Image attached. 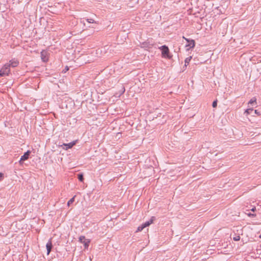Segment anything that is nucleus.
Here are the masks:
<instances>
[{
	"label": "nucleus",
	"instance_id": "nucleus-1",
	"mask_svg": "<svg viewBox=\"0 0 261 261\" xmlns=\"http://www.w3.org/2000/svg\"><path fill=\"white\" fill-rule=\"evenodd\" d=\"M159 49L162 51V56L163 58H168L171 59L172 57V55L169 54V49L167 46L164 45L159 47Z\"/></svg>",
	"mask_w": 261,
	"mask_h": 261
},
{
	"label": "nucleus",
	"instance_id": "nucleus-2",
	"mask_svg": "<svg viewBox=\"0 0 261 261\" xmlns=\"http://www.w3.org/2000/svg\"><path fill=\"white\" fill-rule=\"evenodd\" d=\"M10 71V65L5 64L0 70V77L8 75Z\"/></svg>",
	"mask_w": 261,
	"mask_h": 261
},
{
	"label": "nucleus",
	"instance_id": "nucleus-3",
	"mask_svg": "<svg viewBox=\"0 0 261 261\" xmlns=\"http://www.w3.org/2000/svg\"><path fill=\"white\" fill-rule=\"evenodd\" d=\"M79 241L84 244L85 248H87L89 245L90 241L89 239H86L85 237L81 236L79 237Z\"/></svg>",
	"mask_w": 261,
	"mask_h": 261
},
{
	"label": "nucleus",
	"instance_id": "nucleus-4",
	"mask_svg": "<svg viewBox=\"0 0 261 261\" xmlns=\"http://www.w3.org/2000/svg\"><path fill=\"white\" fill-rule=\"evenodd\" d=\"M31 152L30 150L26 151L20 158L19 163L20 164H22L24 161L27 160L31 154Z\"/></svg>",
	"mask_w": 261,
	"mask_h": 261
},
{
	"label": "nucleus",
	"instance_id": "nucleus-5",
	"mask_svg": "<svg viewBox=\"0 0 261 261\" xmlns=\"http://www.w3.org/2000/svg\"><path fill=\"white\" fill-rule=\"evenodd\" d=\"M153 43L149 41L148 40L141 43V47L143 48H150L152 47Z\"/></svg>",
	"mask_w": 261,
	"mask_h": 261
},
{
	"label": "nucleus",
	"instance_id": "nucleus-6",
	"mask_svg": "<svg viewBox=\"0 0 261 261\" xmlns=\"http://www.w3.org/2000/svg\"><path fill=\"white\" fill-rule=\"evenodd\" d=\"M46 247L47 250V254L48 255L50 252L53 248L51 239H50L46 244Z\"/></svg>",
	"mask_w": 261,
	"mask_h": 261
},
{
	"label": "nucleus",
	"instance_id": "nucleus-7",
	"mask_svg": "<svg viewBox=\"0 0 261 261\" xmlns=\"http://www.w3.org/2000/svg\"><path fill=\"white\" fill-rule=\"evenodd\" d=\"M19 62L17 59H13L9 61V64H7L8 65H10V67H15L18 66Z\"/></svg>",
	"mask_w": 261,
	"mask_h": 261
},
{
	"label": "nucleus",
	"instance_id": "nucleus-8",
	"mask_svg": "<svg viewBox=\"0 0 261 261\" xmlns=\"http://www.w3.org/2000/svg\"><path fill=\"white\" fill-rule=\"evenodd\" d=\"M155 217L154 216H152L150 218V219L148 221L145 222L144 223H143L142 225L143 226V227L144 228H145L146 227L148 226L151 224H152L153 223V222L155 220Z\"/></svg>",
	"mask_w": 261,
	"mask_h": 261
},
{
	"label": "nucleus",
	"instance_id": "nucleus-9",
	"mask_svg": "<svg viewBox=\"0 0 261 261\" xmlns=\"http://www.w3.org/2000/svg\"><path fill=\"white\" fill-rule=\"evenodd\" d=\"M76 142V141H74L69 143H67V144L64 143L63 145L66 146V148H65L66 149H68L69 148H71L74 145H75Z\"/></svg>",
	"mask_w": 261,
	"mask_h": 261
},
{
	"label": "nucleus",
	"instance_id": "nucleus-10",
	"mask_svg": "<svg viewBox=\"0 0 261 261\" xmlns=\"http://www.w3.org/2000/svg\"><path fill=\"white\" fill-rule=\"evenodd\" d=\"M195 46V42L194 40L191 39L190 40V42H189L188 44L186 45V47H190V48H193Z\"/></svg>",
	"mask_w": 261,
	"mask_h": 261
},
{
	"label": "nucleus",
	"instance_id": "nucleus-11",
	"mask_svg": "<svg viewBox=\"0 0 261 261\" xmlns=\"http://www.w3.org/2000/svg\"><path fill=\"white\" fill-rule=\"evenodd\" d=\"M153 171V168L150 167V168H148L146 169L144 171V172H145V174L147 175L149 173H152Z\"/></svg>",
	"mask_w": 261,
	"mask_h": 261
},
{
	"label": "nucleus",
	"instance_id": "nucleus-12",
	"mask_svg": "<svg viewBox=\"0 0 261 261\" xmlns=\"http://www.w3.org/2000/svg\"><path fill=\"white\" fill-rule=\"evenodd\" d=\"M256 99L255 97H253L252 98H251L250 101H249L248 102V104H250V105H252V106H253L254 104H256Z\"/></svg>",
	"mask_w": 261,
	"mask_h": 261
},
{
	"label": "nucleus",
	"instance_id": "nucleus-13",
	"mask_svg": "<svg viewBox=\"0 0 261 261\" xmlns=\"http://www.w3.org/2000/svg\"><path fill=\"white\" fill-rule=\"evenodd\" d=\"M41 59L43 62H45L48 61L47 57L45 55H44L43 52H41Z\"/></svg>",
	"mask_w": 261,
	"mask_h": 261
},
{
	"label": "nucleus",
	"instance_id": "nucleus-14",
	"mask_svg": "<svg viewBox=\"0 0 261 261\" xmlns=\"http://www.w3.org/2000/svg\"><path fill=\"white\" fill-rule=\"evenodd\" d=\"M191 59H192V57H189L186 58V59L185 60V66L186 67L187 66V65H188V64L190 62Z\"/></svg>",
	"mask_w": 261,
	"mask_h": 261
},
{
	"label": "nucleus",
	"instance_id": "nucleus-15",
	"mask_svg": "<svg viewBox=\"0 0 261 261\" xmlns=\"http://www.w3.org/2000/svg\"><path fill=\"white\" fill-rule=\"evenodd\" d=\"M76 175L78 179H84V175L82 173H78Z\"/></svg>",
	"mask_w": 261,
	"mask_h": 261
},
{
	"label": "nucleus",
	"instance_id": "nucleus-16",
	"mask_svg": "<svg viewBox=\"0 0 261 261\" xmlns=\"http://www.w3.org/2000/svg\"><path fill=\"white\" fill-rule=\"evenodd\" d=\"M74 198L75 196L73 197L72 198H71L67 202V205L69 206L70 204H71L74 201Z\"/></svg>",
	"mask_w": 261,
	"mask_h": 261
},
{
	"label": "nucleus",
	"instance_id": "nucleus-17",
	"mask_svg": "<svg viewBox=\"0 0 261 261\" xmlns=\"http://www.w3.org/2000/svg\"><path fill=\"white\" fill-rule=\"evenodd\" d=\"M233 240L234 241H239L240 240V237L239 236H236L235 237H234L233 238Z\"/></svg>",
	"mask_w": 261,
	"mask_h": 261
},
{
	"label": "nucleus",
	"instance_id": "nucleus-18",
	"mask_svg": "<svg viewBox=\"0 0 261 261\" xmlns=\"http://www.w3.org/2000/svg\"><path fill=\"white\" fill-rule=\"evenodd\" d=\"M144 228V227H143V226L142 225V224L141 225V226H139L138 228H137V231H142L143 229Z\"/></svg>",
	"mask_w": 261,
	"mask_h": 261
},
{
	"label": "nucleus",
	"instance_id": "nucleus-19",
	"mask_svg": "<svg viewBox=\"0 0 261 261\" xmlns=\"http://www.w3.org/2000/svg\"><path fill=\"white\" fill-rule=\"evenodd\" d=\"M217 100H216L213 102L212 106L213 108H216L217 107Z\"/></svg>",
	"mask_w": 261,
	"mask_h": 261
},
{
	"label": "nucleus",
	"instance_id": "nucleus-20",
	"mask_svg": "<svg viewBox=\"0 0 261 261\" xmlns=\"http://www.w3.org/2000/svg\"><path fill=\"white\" fill-rule=\"evenodd\" d=\"M253 110V109H248L245 111V113H247L248 114H249Z\"/></svg>",
	"mask_w": 261,
	"mask_h": 261
},
{
	"label": "nucleus",
	"instance_id": "nucleus-21",
	"mask_svg": "<svg viewBox=\"0 0 261 261\" xmlns=\"http://www.w3.org/2000/svg\"><path fill=\"white\" fill-rule=\"evenodd\" d=\"M87 21L89 22V23H93L94 22V19H92V18H89V19H87Z\"/></svg>",
	"mask_w": 261,
	"mask_h": 261
},
{
	"label": "nucleus",
	"instance_id": "nucleus-22",
	"mask_svg": "<svg viewBox=\"0 0 261 261\" xmlns=\"http://www.w3.org/2000/svg\"><path fill=\"white\" fill-rule=\"evenodd\" d=\"M248 215L250 217H254L256 216L255 214H252V213H249L248 214Z\"/></svg>",
	"mask_w": 261,
	"mask_h": 261
},
{
	"label": "nucleus",
	"instance_id": "nucleus-23",
	"mask_svg": "<svg viewBox=\"0 0 261 261\" xmlns=\"http://www.w3.org/2000/svg\"><path fill=\"white\" fill-rule=\"evenodd\" d=\"M183 38L185 39L188 43L190 42V40H191V39L186 38L184 36H183Z\"/></svg>",
	"mask_w": 261,
	"mask_h": 261
},
{
	"label": "nucleus",
	"instance_id": "nucleus-24",
	"mask_svg": "<svg viewBox=\"0 0 261 261\" xmlns=\"http://www.w3.org/2000/svg\"><path fill=\"white\" fill-rule=\"evenodd\" d=\"M183 38L185 39L188 43L190 42V40H191V39L186 38L184 36H183Z\"/></svg>",
	"mask_w": 261,
	"mask_h": 261
},
{
	"label": "nucleus",
	"instance_id": "nucleus-25",
	"mask_svg": "<svg viewBox=\"0 0 261 261\" xmlns=\"http://www.w3.org/2000/svg\"><path fill=\"white\" fill-rule=\"evenodd\" d=\"M69 70V68L68 66H66V67L65 68V69L63 70V71L64 72H66L67 71H68Z\"/></svg>",
	"mask_w": 261,
	"mask_h": 261
},
{
	"label": "nucleus",
	"instance_id": "nucleus-26",
	"mask_svg": "<svg viewBox=\"0 0 261 261\" xmlns=\"http://www.w3.org/2000/svg\"><path fill=\"white\" fill-rule=\"evenodd\" d=\"M1 178H4V174L3 173H0V179Z\"/></svg>",
	"mask_w": 261,
	"mask_h": 261
},
{
	"label": "nucleus",
	"instance_id": "nucleus-27",
	"mask_svg": "<svg viewBox=\"0 0 261 261\" xmlns=\"http://www.w3.org/2000/svg\"><path fill=\"white\" fill-rule=\"evenodd\" d=\"M255 114H257V115H260L259 112L258 111V110H255Z\"/></svg>",
	"mask_w": 261,
	"mask_h": 261
},
{
	"label": "nucleus",
	"instance_id": "nucleus-28",
	"mask_svg": "<svg viewBox=\"0 0 261 261\" xmlns=\"http://www.w3.org/2000/svg\"><path fill=\"white\" fill-rule=\"evenodd\" d=\"M251 210L252 212H254L256 210L255 207H253Z\"/></svg>",
	"mask_w": 261,
	"mask_h": 261
},
{
	"label": "nucleus",
	"instance_id": "nucleus-29",
	"mask_svg": "<svg viewBox=\"0 0 261 261\" xmlns=\"http://www.w3.org/2000/svg\"><path fill=\"white\" fill-rule=\"evenodd\" d=\"M147 176H145L143 178H146Z\"/></svg>",
	"mask_w": 261,
	"mask_h": 261
},
{
	"label": "nucleus",
	"instance_id": "nucleus-30",
	"mask_svg": "<svg viewBox=\"0 0 261 261\" xmlns=\"http://www.w3.org/2000/svg\"><path fill=\"white\" fill-rule=\"evenodd\" d=\"M259 238H261V234L259 236Z\"/></svg>",
	"mask_w": 261,
	"mask_h": 261
}]
</instances>
